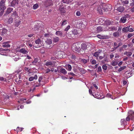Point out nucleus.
Masks as SVG:
<instances>
[{
  "instance_id": "1",
  "label": "nucleus",
  "mask_w": 134,
  "mask_h": 134,
  "mask_svg": "<svg viewBox=\"0 0 134 134\" xmlns=\"http://www.w3.org/2000/svg\"><path fill=\"white\" fill-rule=\"evenodd\" d=\"M6 7L5 5V1L4 0H1L0 1V15H3L4 12V10L6 9Z\"/></svg>"
},
{
  "instance_id": "2",
  "label": "nucleus",
  "mask_w": 134,
  "mask_h": 134,
  "mask_svg": "<svg viewBox=\"0 0 134 134\" xmlns=\"http://www.w3.org/2000/svg\"><path fill=\"white\" fill-rule=\"evenodd\" d=\"M99 21L100 22L99 24H101L109 25L113 23V22L109 20H103V18H99Z\"/></svg>"
},
{
  "instance_id": "3",
  "label": "nucleus",
  "mask_w": 134,
  "mask_h": 134,
  "mask_svg": "<svg viewBox=\"0 0 134 134\" xmlns=\"http://www.w3.org/2000/svg\"><path fill=\"white\" fill-rule=\"evenodd\" d=\"M91 89H89V92L90 94L93 96L95 98L98 99H101L100 97L99 94H97L95 93H94L93 89V86L91 87Z\"/></svg>"
},
{
  "instance_id": "4",
  "label": "nucleus",
  "mask_w": 134,
  "mask_h": 134,
  "mask_svg": "<svg viewBox=\"0 0 134 134\" xmlns=\"http://www.w3.org/2000/svg\"><path fill=\"white\" fill-rule=\"evenodd\" d=\"M78 43H76L74 44L72 47V50L78 52H80L81 49Z\"/></svg>"
},
{
  "instance_id": "5",
  "label": "nucleus",
  "mask_w": 134,
  "mask_h": 134,
  "mask_svg": "<svg viewBox=\"0 0 134 134\" xmlns=\"http://www.w3.org/2000/svg\"><path fill=\"white\" fill-rule=\"evenodd\" d=\"M128 116L126 118V120L128 121L131 119V120L134 119V112L132 110H130L128 112Z\"/></svg>"
},
{
  "instance_id": "6",
  "label": "nucleus",
  "mask_w": 134,
  "mask_h": 134,
  "mask_svg": "<svg viewBox=\"0 0 134 134\" xmlns=\"http://www.w3.org/2000/svg\"><path fill=\"white\" fill-rule=\"evenodd\" d=\"M22 75V74H18L16 75L10 74L7 77L8 78V79H13L14 78L15 79L16 77H18L19 79H21V77Z\"/></svg>"
},
{
  "instance_id": "7",
  "label": "nucleus",
  "mask_w": 134,
  "mask_h": 134,
  "mask_svg": "<svg viewBox=\"0 0 134 134\" xmlns=\"http://www.w3.org/2000/svg\"><path fill=\"white\" fill-rule=\"evenodd\" d=\"M35 43L36 44H37V46H35V45L34 44L33 46L35 47H39L42 46V42H41V40L40 39H38L36 40L35 41Z\"/></svg>"
},
{
  "instance_id": "8",
  "label": "nucleus",
  "mask_w": 134,
  "mask_h": 134,
  "mask_svg": "<svg viewBox=\"0 0 134 134\" xmlns=\"http://www.w3.org/2000/svg\"><path fill=\"white\" fill-rule=\"evenodd\" d=\"M16 54L12 52H10L9 54V55L10 56L13 57V59L15 61H16L19 59V57L17 55H16Z\"/></svg>"
},
{
  "instance_id": "9",
  "label": "nucleus",
  "mask_w": 134,
  "mask_h": 134,
  "mask_svg": "<svg viewBox=\"0 0 134 134\" xmlns=\"http://www.w3.org/2000/svg\"><path fill=\"white\" fill-rule=\"evenodd\" d=\"M97 29V32L106 31V26H98Z\"/></svg>"
},
{
  "instance_id": "10",
  "label": "nucleus",
  "mask_w": 134,
  "mask_h": 134,
  "mask_svg": "<svg viewBox=\"0 0 134 134\" xmlns=\"http://www.w3.org/2000/svg\"><path fill=\"white\" fill-rule=\"evenodd\" d=\"M18 4V0H13L10 4L11 6L14 7L16 6Z\"/></svg>"
},
{
  "instance_id": "11",
  "label": "nucleus",
  "mask_w": 134,
  "mask_h": 134,
  "mask_svg": "<svg viewBox=\"0 0 134 134\" xmlns=\"http://www.w3.org/2000/svg\"><path fill=\"white\" fill-rule=\"evenodd\" d=\"M116 30V28L114 26H111L110 27L108 26H106V31L108 30L109 31H114Z\"/></svg>"
},
{
  "instance_id": "12",
  "label": "nucleus",
  "mask_w": 134,
  "mask_h": 134,
  "mask_svg": "<svg viewBox=\"0 0 134 134\" xmlns=\"http://www.w3.org/2000/svg\"><path fill=\"white\" fill-rule=\"evenodd\" d=\"M129 16L128 15H126L124 17L121 18L120 20V22L123 23H125L127 20L126 18Z\"/></svg>"
},
{
  "instance_id": "13",
  "label": "nucleus",
  "mask_w": 134,
  "mask_h": 134,
  "mask_svg": "<svg viewBox=\"0 0 134 134\" xmlns=\"http://www.w3.org/2000/svg\"><path fill=\"white\" fill-rule=\"evenodd\" d=\"M18 52L24 54H27L28 53V52L24 48L19 49Z\"/></svg>"
},
{
  "instance_id": "14",
  "label": "nucleus",
  "mask_w": 134,
  "mask_h": 134,
  "mask_svg": "<svg viewBox=\"0 0 134 134\" xmlns=\"http://www.w3.org/2000/svg\"><path fill=\"white\" fill-rule=\"evenodd\" d=\"M55 34L58 36L62 37L63 35V32L62 31H56Z\"/></svg>"
},
{
  "instance_id": "15",
  "label": "nucleus",
  "mask_w": 134,
  "mask_h": 134,
  "mask_svg": "<svg viewBox=\"0 0 134 134\" xmlns=\"http://www.w3.org/2000/svg\"><path fill=\"white\" fill-rule=\"evenodd\" d=\"M38 78L37 76V75H35L34 77L31 76L29 78V81H31L34 80H36Z\"/></svg>"
},
{
  "instance_id": "16",
  "label": "nucleus",
  "mask_w": 134,
  "mask_h": 134,
  "mask_svg": "<svg viewBox=\"0 0 134 134\" xmlns=\"http://www.w3.org/2000/svg\"><path fill=\"white\" fill-rule=\"evenodd\" d=\"M59 40V38L58 37L55 36L53 38V41L54 43L58 42Z\"/></svg>"
},
{
  "instance_id": "17",
  "label": "nucleus",
  "mask_w": 134,
  "mask_h": 134,
  "mask_svg": "<svg viewBox=\"0 0 134 134\" xmlns=\"http://www.w3.org/2000/svg\"><path fill=\"white\" fill-rule=\"evenodd\" d=\"M80 24L82 28L85 27L87 25V22L86 21L83 20L81 22Z\"/></svg>"
},
{
  "instance_id": "18",
  "label": "nucleus",
  "mask_w": 134,
  "mask_h": 134,
  "mask_svg": "<svg viewBox=\"0 0 134 134\" xmlns=\"http://www.w3.org/2000/svg\"><path fill=\"white\" fill-rule=\"evenodd\" d=\"M45 42L47 44L50 45L51 44L52 42V40L50 38L47 39L45 41Z\"/></svg>"
},
{
  "instance_id": "19",
  "label": "nucleus",
  "mask_w": 134,
  "mask_h": 134,
  "mask_svg": "<svg viewBox=\"0 0 134 134\" xmlns=\"http://www.w3.org/2000/svg\"><path fill=\"white\" fill-rule=\"evenodd\" d=\"M68 21L65 20H63L61 21V26H64L67 24Z\"/></svg>"
},
{
  "instance_id": "20",
  "label": "nucleus",
  "mask_w": 134,
  "mask_h": 134,
  "mask_svg": "<svg viewBox=\"0 0 134 134\" xmlns=\"http://www.w3.org/2000/svg\"><path fill=\"white\" fill-rule=\"evenodd\" d=\"M7 30L5 28H3L1 31V35H6Z\"/></svg>"
},
{
  "instance_id": "21",
  "label": "nucleus",
  "mask_w": 134,
  "mask_h": 134,
  "mask_svg": "<svg viewBox=\"0 0 134 134\" xmlns=\"http://www.w3.org/2000/svg\"><path fill=\"white\" fill-rule=\"evenodd\" d=\"M9 42H4L3 43V47H10V45L8 44Z\"/></svg>"
},
{
  "instance_id": "22",
  "label": "nucleus",
  "mask_w": 134,
  "mask_h": 134,
  "mask_svg": "<svg viewBox=\"0 0 134 134\" xmlns=\"http://www.w3.org/2000/svg\"><path fill=\"white\" fill-rule=\"evenodd\" d=\"M16 77L15 79V81L18 84H20L21 82V80H20V79H19L18 77Z\"/></svg>"
},
{
  "instance_id": "23",
  "label": "nucleus",
  "mask_w": 134,
  "mask_h": 134,
  "mask_svg": "<svg viewBox=\"0 0 134 134\" xmlns=\"http://www.w3.org/2000/svg\"><path fill=\"white\" fill-rule=\"evenodd\" d=\"M66 68L68 70L70 71L72 69V67L71 65L69 64L66 65Z\"/></svg>"
},
{
  "instance_id": "24",
  "label": "nucleus",
  "mask_w": 134,
  "mask_h": 134,
  "mask_svg": "<svg viewBox=\"0 0 134 134\" xmlns=\"http://www.w3.org/2000/svg\"><path fill=\"white\" fill-rule=\"evenodd\" d=\"M30 84V82H29L27 81H25L23 83L24 86L25 87H26L27 86L29 87Z\"/></svg>"
},
{
  "instance_id": "25",
  "label": "nucleus",
  "mask_w": 134,
  "mask_h": 134,
  "mask_svg": "<svg viewBox=\"0 0 134 134\" xmlns=\"http://www.w3.org/2000/svg\"><path fill=\"white\" fill-rule=\"evenodd\" d=\"M117 9L119 12H122L124 10V8L123 7H119Z\"/></svg>"
},
{
  "instance_id": "26",
  "label": "nucleus",
  "mask_w": 134,
  "mask_h": 134,
  "mask_svg": "<svg viewBox=\"0 0 134 134\" xmlns=\"http://www.w3.org/2000/svg\"><path fill=\"white\" fill-rule=\"evenodd\" d=\"M128 30H129V27L128 26L126 27H124L122 30V31L123 32H128Z\"/></svg>"
},
{
  "instance_id": "27",
  "label": "nucleus",
  "mask_w": 134,
  "mask_h": 134,
  "mask_svg": "<svg viewBox=\"0 0 134 134\" xmlns=\"http://www.w3.org/2000/svg\"><path fill=\"white\" fill-rule=\"evenodd\" d=\"M13 9L11 8H9L7 9L6 12L7 14H8L10 13L13 10Z\"/></svg>"
},
{
  "instance_id": "28",
  "label": "nucleus",
  "mask_w": 134,
  "mask_h": 134,
  "mask_svg": "<svg viewBox=\"0 0 134 134\" xmlns=\"http://www.w3.org/2000/svg\"><path fill=\"white\" fill-rule=\"evenodd\" d=\"M26 100V98H21L20 99V100L18 101V102L21 104H23L25 102V101Z\"/></svg>"
},
{
  "instance_id": "29",
  "label": "nucleus",
  "mask_w": 134,
  "mask_h": 134,
  "mask_svg": "<svg viewBox=\"0 0 134 134\" xmlns=\"http://www.w3.org/2000/svg\"><path fill=\"white\" fill-rule=\"evenodd\" d=\"M27 58L25 59V60L24 62V64L25 65H28V64L27 63L26 61V59H31V57H30L28 55L27 56Z\"/></svg>"
},
{
  "instance_id": "30",
  "label": "nucleus",
  "mask_w": 134,
  "mask_h": 134,
  "mask_svg": "<svg viewBox=\"0 0 134 134\" xmlns=\"http://www.w3.org/2000/svg\"><path fill=\"white\" fill-rule=\"evenodd\" d=\"M81 48L83 50H85L87 48V46L86 44L82 43L81 44Z\"/></svg>"
},
{
  "instance_id": "31",
  "label": "nucleus",
  "mask_w": 134,
  "mask_h": 134,
  "mask_svg": "<svg viewBox=\"0 0 134 134\" xmlns=\"http://www.w3.org/2000/svg\"><path fill=\"white\" fill-rule=\"evenodd\" d=\"M53 64L50 61H47L46 62L45 65L46 66H52Z\"/></svg>"
},
{
  "instance_id": "32",
  "label": "nucleus",
  "mask_w": 134,
  "mask_h": 134,
  "mask_svg": "<svg viewBox=\"0 0 134 134\" xmlns=\"http://www.w3.org/2000/svg\"><path fill=\"white\" fill-rule=\"evenodd\" d=\"M132 54V53L130 52H125L124 53V54L128 56H131Z\"/></svg>"
},
{
  "instance_id": "33",
  "label": "nucleus",
  "mask_w": 134,
  "mask_h": 134,
  "mask_svg": "<svg viewBox=\"0 0 134 134\" xmlns=\"http://www.w3.org/2000/svg\"><path fill=\"white\" fill-rule=\"evenodd\" d=\"M71 32L72 33V34L74 35V36L77 34V30L76 29H74L72 31H71Z\"/></svg>"
},
{
  "instance_id": "34",
  "label": "nucleus",
  "mask_w": 134,
  "mask_h": 134,
  "mask_svg": "<svg viewBox=\"0 0 134 134\" xmlns=\"http://www.w3.org/2000/svg\"><path fill=\"white\" fill-rule=\"evenodd\" d=\"M118 64V62L116 61H113L111 63V64L113 66L116 65Z\"/></svg>"
},
{
  "instance_id": "35",
  "label": "nucleus",
  "mask_w": 134,
  "mask_h": 134,
  "mask_svg": "<svg viewBox=\"0 0 134 134\" xmlns=\"http://www.w3.org/2000/svg\"><path fill=\"white\" fill-rule=\"evenodd\" d=\"M60 72L64 74H66L67 73L66 70L64 69H60Z\"/></svg>"
},
{
  "instance_id": "36",
  "label": "nucleus",
  "mask_w": 134,
  "mask_h": 134,
  "mask_svg": "<svg viewBox=\"0 0 134 134\" xmlns=\"http://www.w3.org/2000/svg\"><path fill=\"white\" fill-rule=\"evenodd\" d=\"M38 62V60L37 58H35L34 61L32 62V63L34 65L35 64Z\"/></svg>"
},
{
  "instance_id": "37",
  "label": "nucleus",
  "mask_w": 134,
  "mask_h": 134,
  "mask_svg": "<svg viewBox=\"0 0 134 134\" xmlns=\"http://www.w3.org/2000/svg\"><path fill=\"white\" fill-rule=\"evenodd\" d=\"M68 36L69 37L73 38L74 37V35L72 34V33L70 31L68 34Z\"/></svg>"
},
{
  "instance_id": "38",
  "label": "nucleus",
  "mask_w": 134,
  "mask_h": 134,
  "mask_svg": "<svg viewBox=\"0 0 134 134\" xmlns=\"http://www.w3.org/2000/svg\"><path fill=\"white\" fill-rule=\"evenodd\" d=\"M21 21L20 20H18L15 23V25L16 27H18L20 24Z\"/></svg>"
},
{
  "instance_id": "39",
  "label": "nucleus",
  "mask_w": 134,
  "mask_h": 134,
  "mask_svg": "<svg viewBox=\"0 0 134 134\" xmlns=\"http://www.w3.org/2000/svg\"><path fill=\"white\" fill-rule=\"evenodd\" d=\"M71 0H62L63 2L64 3H69L71 2Z\"/></svg>"
},
{
  "instance_id": "40",
  "label": "nucleus",
  "mask_w": 134,
  "mask_h": 134,
  "mask_svg": "<svg viewBox=\"0 0 134 134\" xmlns=\"http://www.w3.org/2000/svg\"><path fill=\"white\" fill-rule=\"evenodd\" d=\"M100 53L99 52H97L94 53V55L96 57H97L99 55Z\"/></svg>"
},
{
  "instance_id": "41",
  "label": "nucleus",
  "mask_w": 134,
  "mask_h": 134,
  "mask_svg": "<svg viewBox=\"0 0 134 134\" xmlns=\"http://www.w3.org/2000/svg\"><path fill=\"white\" fill-rule=\"evenodd\" d=\"M38 7L37 4H36L34 5L33 7V9H37Z\"/></svg>"
},
{
  "instance_id": "42",
  "label": "nucleus",
  "mask_w": 134,
  "mask_h": 134,
  "mask_svg": "<svg viewBox=\"0 0 134 134\" xmlns=\"http://www.w3.org/2000/svg\"><path fill=\"white\" fill-rule=\"evenodd\" d=\"M107 96L109 97H110L112 99H114L115 98V97H113L111 95L110 93H108L107 94Z\"/></svg>"
},
{
  "instance_id": "43",
  "label": "nucleus",
  "mask_w": 134,
  "mask_h": 134,
  "mask_svg": "<svg viewBox=\"0 0 134 134\" xmlns=\"http://www.w3.org/2000/svg\"><path fill=\"white\" fill-rule=\"evenodd\" d=\"M60 12L62 14H64L65 13V10L64 8H62L61 9H60Z\"/></svg>"
},
{
  "instance_id": "44",
  "label": "nucleus",
  "mask_w": 134,
  "mask_h": 134,
  "mask_svg": "<svg viewBox=\"0 0 134 134\" xmlns=\"http://www.w3.org/2000/svg\"><path fill=\"white\" fill-rule=\"evenodd\" d=\"M129 27V30L128 31L130 32H132L134 31V30L131 27L130 28V26H128Z\"/></svg>"
},
{
  "instance_id": "45",
  "label": "nucleus",
  "mask_w": 134,
  "mask_h": 134,
  "mask_svg": "<svg viewBox=\"0 0 134 134\" xmlns=\"http://www.w3.org/2000/svg\"><path fill=\"white\" fill-rule=\"evenodd\" d=\"M113 36L115 37H117L119 36V33L118 32H115L113 33Z\"/></svg>"
},
{
  "instance_id": "46",
  "label": "nucleus",
  "mask_w": 134,
  "mask_h": 134,
  "mask_svg": "<svg viewBox=\"0 0 134 134\" xmlns=\"http://www.w3.org/2000/svg\"><path fill=\"white\" fill-rule=\"evenodd\" d=\"M126 121L124 119H121V125H124L125 124V122Z\"/></svg>"
},
{
  "instance_id": "47",
  "label": "nucleus",
  "mask_w": 134,
  "mask_h": 134,
  "mask_svg": "<svg viewBox=\"0 0 134 134\" xmlns=\"http://www.w3.org/2000/svg\"><path fill=\"white\" fill-rule=\"evenodd\" d=\"M102 67L103 69L106 70L107 69V66L106 64H104L102 66Z\"/></svg>"
},
{
  "instance_id": "48",
  "label": "nucleus",
  "mask_w": 134,
  "mask_h": 134,
  "mask_svg": "<svg viewBox=\"0 0 134 134\" xmlns=\"http://www.w3.org/2000/svg\"><path fill=\"white\" fill-rule=\"evenodd\" d=\"M6 79L5 78H4L3 77H0V81H6Z\"/></svg>"
},
{
  "instance_id": "49",
  "label": "nucleus",
  "mask_w": 134,
  "mask_h": 134,
  "mask_svg": "<svg viewBox=\"0 0 134 134\" xmlns=\"http://www.w3.org/2000/svg\"><path fill=\"white\" fill-rule=\"evenodd\" d=\"M76 14L77 16H79L81 15V12L80 11H77Z\"/></svg>"
},
{
  "instance_id": "50",
  "label": "nucleus",
  "mask_w": 134,
  "mask_h": 134,
  "mask_svg": "<svg viewBox=\"0 0 134 134\" xmlns=\"http://www.w3.org/2000/svg\"><path fill=\"white\" fill-rule=\"evenodd\" d=\"M70 25H69L65 29L64 31H67L70 29Z\"/></svg>"
},
{
  "instance_id": "51",
  "label": "nucleus",
  "mask_w": 134,
  "mask_h": 134,
  "mask_svg": "<svg viewBox=\"0 0 134 134\" xmlns=\"http://www.w3.org/2000/svg\"><path fill=\"white\" fill-rule=\"evenodd\" d=\"M122 45V42H120L119 43L118 45L116 47H114L115 49H116V48H118L119 47L121 46Z\"/></svg>"
},
{
  "instance_id": "52",
  "label": "nucleus",
  "mask_w": 134,
  "mask_h": 134,
  "mask_svg": "<svg viewBox=\"0 0 134 134\" xmlns=\"http://www.w3.org/2000/svg\"><path fill=\"white\" fill-rule=\"evenodd\" d=\"M12 16L13 17H16L17 16L16 12H15L13 13V14L12 15Z\"/></svg>"
},
{
  "instance_id": "53",
  "label": "nucleus",
  "mask_w": 134,
  "mask_h": 134,
  "mask_svg": "<svg viewBox=\"0 0 134 134\" xmlns=\"http://www.w3.org/2000/svg\"><path fill=\"white\" fill-rule=\"evenodd\" d=\"M13 19L12 18H10L8 20V22L9 24L13 22Z\"/></svg>"
},
{
  "instance_id": "54",
  "label": "nucleus",
  "mask_w": 134,
  "mask_h": 134,
  "mask_svg": "<svg viewBox=\"0 0 134 134\" xmlns=\"http://www.w3.org/2000/svg\"><path fill=\"white\" fill-rule=\"evenodd\" d=\"M47 3H48V5H51L52 4V1H48L47 2Z\"/></svg>"
},
{
  "instance_id": "55",
  "label": "nucleus",
  "mask_w": 134,
  "mask_h": 134,
  "mask_svg": "<svg viewBox=\"0 0 134 134\" xmlns=\"http://www.w3.org/2000/svg\"><path fill=\"white\" fill-rule=\"evenodd\" d=\"M97 37L98 38H104V36H102L100 35H98L97 36Z\"/></svg>"
},
{
  "instance_id": "56",
  "label": "nucleus",
  "mask_w": 134,
  "mask_h": 134,
  "mask_svg": "<svg viewBox=\"0 0 134 134\" xmlns=\"http://www.w3.org/2000/svg\"><path fill=\"white\" fill-rule=\"evenodd\" d=\"M96 61L95 60L93 59L92 61V64L94 65L96 64Z\"/></svg>"
},
{
  "instance_id": "57",
  "label": "nucleus",
  "mask_w": 134,
  "mask_h": 134,
  "mask_svg": "<svg viewBox=\"0 0 134 134\" xmlns=\"http://www.w3.org/2000/svg\"><path fill=\"white\" fill-rule=\"evenodd\" d=\"M122 2L125 4H127L129 3V1L127 0L123 1Z\"/></svg>"
},
{
  "instance_id": "58",
  "label": "nucleus",
  "mask_w": 134,
  "mask_h": 134,
  "mask_svg": "<svg viewBox=\"0 0 134 134\" xmlns=\"http://www.w3.org/2000/svg\"><path fill=\"white\" fill-rule=\"evenodd\" d=\"M82 62H83L84 63H86L87 62V59H82Z\"/></svg>"
},
{
  "instance_id": "59",
  "label": "nucleus",
  "mask_w": 134,
  "mask_h": 134,
  "mask_svg": "<svg viewBox=\"0 0 134 134\" xmlns=\"http://www.w3.org/2000/svg\"><path fill=\"white\" fill-rule=\"evenodd\" d=\"M133 35V34L130 33L128 34L127 36L129 38H130V37L132 36Z\"/></svg>"
},
{
  "instance_id": "60",
  "label": "nucleus",
  "mask_w": 134,
  "mask_h": 134,
  "mask_svg": "<svg viewBox=\"0 0 134 134\" xmlns=\"http://www.w3.org/2000/svg\"><path fill=\"white\" fill-rule=\"evenodd\" d=\"M97 71L98 72H100L102 71V68L100 66L98 67Z\"/></svg>"
},
{
  "instance_id": "61",
  "label": "nucleus",
  "mask_w": 134,
  "mask_h": 134,
  "mask_svg": "<svg viewBox=\"0 0 134 134\" xmlns=\"http://www.w3.org/2000/svg\"><path fill=\"white\" fill-rule=\"evenodd\" d=\"M23 129L22 128H20L19 127H18L17 128V131H21Z\"/></svg>"
},
{
  "instance_id": "62",
  "label": "nucleus",
  "mask_w": 134,
  "mask_h": 134,
  "mask_svg": "<svg viewBox=\"0 0 134 134\" xmlns=\"http://www.w3.org/2000/svg\"><path fill=\"white\" fill-rule=\"evenodd\" d=\"M132 2L130 4V5L131 6H134V0H132Z\"/></svg>"
},
{
  "instance_id": "63",
  "label": "nucleus",
  "mask_w": 134,
  "mask_h": 134,
  "mask_svg": "<svg viewBox=\"0 0 134 134\" xmlns=\"http://www.w3.org/2000/svg\"><path fill=\"white\" fill-rule=\"evenodd\" d=\"M42 76H40L39 77L38 80V82H41V80H42Z\"/></svg>"
},
{
  "instance_id": "64",
  "label": "nucleus",
  "mask_w": 134,
  "mask_h": 134,
  "mask_svg": "<svg viewBox=\"0 0 134 134\" xmlns=\"http://www.w3.org/2000/svg\"><path fill=\"white\" fill-rule=\"evenodd\" d=\"M24 69L26 71H28L29 72H30L29 70V69L27 67H25Z\"/></svg>"
}]
</instances>
